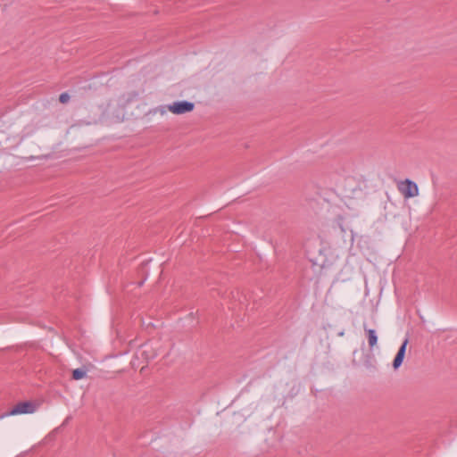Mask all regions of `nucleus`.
<instances>
[{"instance_id": "obj_4", "label": "nucleus", "mask_w": 457, "mask_h": 457, "mask_svg": "<svg viewBox=\"0 0 457 457\" xmlns=\"http://www.w3.org/2000/svg\"><path fill=\"white\" fill-rule=\"evenodd\" d=\"M408 338H406L402 345L400 346L395 359H394V361H393V367L395 370H397L403 363V361L404 359V355H405V352H406V346L408 345Z\"/></svg>"}, {"instance_id": "obj_2", "label": "nucleus", "mask_w": 457, "mask_h": 457, "mask_svg": "<svg viewBox=\"0 0 457 457\" xmlns=\"http://www.w3.org/2000/svg\"><path fill=\"white\" fill-rule=\"evenodd\" d=\"M397 189L404 198H411L419 195L417 184L409 179L397 182Z\"/></svg>"}, {"instance_id": "obj_1", "label": "nucleus", "mask_w": 457, "mask_h": 457, "mask_svg": "<svg viewBox=\"0 0 457 457\" xmlns=\"http://www.w3.org/2000/svg\"><path fill=\"white\" fill-rule=\"evenodd\" d=\"M37 410V404L31 401L18 403L11 411L2 413L0 419L11 415L33 413Z\"/></svg>"}, {"instance_id": "obj_7", "label": "nucleus", "mask_w": 457, "mask_h": 457, "mask_svg": "<svg viewBox=\"0 0 457 457\" xmlns=\"http://www.w3.org/2000/svg\"><path fill=\"white\" fill-rule=\"evenodd\" d=\"M87 371L82 369H76L72 370V379L79 380L86 377Z\"/></svg>"}, {"instance_id": "obj_8", "label": "nucleus", "mask_w": 457, "mask_h": 457, "mask_svg": "<svg viewBox=\"0 0 457 457\" xmlns=\"http://www.w3.org/2000/svg\"><path fill=\"white\" fill-rule=\"evenodd\" d=\"M70 95L67 92L62 93L59 96V101L62 104H67L70 101Z\"/></svg>"}, {"instance_id": "obj_3", "label": "nucleus", "mask_w": 457, "mask_h": 457, "mask_svg": "<svg viewBox=\"0 0 457 457\" xmlns=\"http://www.w3.org/2000/svg\"><path fill=\"white\" fill-rule=\"evenodd\" d=\"M167 108L174 114H183L192 112L195 108V104L191 102L181 101L169 104Z\"/></svg>"}, {"instance_id": "obj_6", "label": "nucleus", "mask_w": 457, "mask_h": 457, "mask_svg": "<svg viewBox=\"0 0 457 457\" xmlns=\"http://www.w3.org/2000/svg\"><path fill=\"white\" fill-rule=\"evenodd\" d=\"M364 329H365V332L367 334L369 346H370V348H372L378 343L377 333H376V331L374 329H371V328L367 329L366 328H364Z\"/></svg>"}, {"instance_id": "obj_5", "label": "nucleus", "mask_w": 457, "mask_h": 457, "mask_svg": "<svg viewBox=\"0 0 457 457\" xmlns=\"http://www.w3.org/2000/svg\"><path fill=\"white\" fill-rule=\"evenodd\" d=\"M155 353L149 345H142L136 353L137 357H145L146 360L154 358Z\"/></svg>"}]
</instances>
